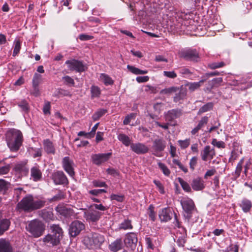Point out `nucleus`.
I'll list each match as a JSON object with an SVG mask.
<instances>
[{
  "label": "nucleus",
  "mask_w": 252,
  "mask_h": 252,
  "mask_svg": "<svg viewBox=\"0 0 252 252\" xmlns=\"http://www.w3.org/2000/svg\"><path fill=\"white\" fill-rule=\"evenodd\" d=\"M7 145L12 152H17L22 145L23 136L22 132L15 128L9 129L5 133Z\"/></svg>",
  "instance_id": "nucleus-1"
},
{
  "label": "nucleus",
  "mask_w": 252,
  "mask_h": 252,
  "mask_svg": "<svg viewBox=\"0 0 252 252\" xmlns=\"http://www.w3.org/2000/svg\"><path fill=\"white\" fill-rule=\"evenodd\" d=\"M46 201L34 199L33 196L28 195L24 197L17 205L16 209L19 211L27 212L40 209L45 205Z\"/></svg>",
  "instance_id": "nucleus-2"
},
{
  "label": "nucleus",
  "mask_w": 252,
  "mask_h": 252,
  "mask_svg": "<svg viewBox=\"0 0 252 252\" xmlns=\"http://www.w3.org/2000/svg\"><path fill=\"white\" fill-rule=\"evenodd\" d=\"M105 240L103 235L97 233H94L85 236L84 237L83 242L84 245L89 249L97 250L100 249Z\"/></svg>",
  "instance_id": "nucleus-3"
},
{
  "label": "nucleus",
  "mask_w": 252,
  "mask_h": 252,
  "mask_svg": "<svg viewBox=\"0 0 252 252\" xmlns=\"http://www.w3.org/2000/svg\"><path fill=\"white\" fill-rule=\"evenodd\" d=\"M45 228L44 224L38 219L30 221L26 226L27 230L35 238L39 237L43 234Z\"/></svg>",
  "instance_id": "nucleus-4"
},
{
  "label": "nucleus",
  "mask_w": 252,
  "mask_h": 252,
  "mask_svg": "<svg viewBox=\"0 0 252 252\" xmlns=\"http://www.w3.org/2000/svg\"><path fill=\"white\" fill-rule=\"evenodd\" d=\"M166 147V142L162 138L155 139L153 141L152 149L153 154L158 157H161V152Z\"/></svg>",
  "instance_id": "nucleus-5"
},
{
  "label": "nucleus",
  "mask_w": 252,
  "mask_h": 252,
  "mask_svg": "<svg viewBox=\"0 0 252 252\" xmlns=\"http://www.w3.org/2000/svg\"><path fill=\"white\" fill-rule=\"evenodd\" d=\"M111 156V153L93 154L91 156V159L94 164L100 165L107 161Z\"/></svg>",
  "instance_id": "nucleus-6"
},
{
  "label": "nucleus",
  "mask_w": 252,
  "mask_h": 252,
  "mask_svg": "<svg viewBox=\"0 0 252 252\" xmlns=\"http://www.w3.org/2000/svg\"><path fill=\"white\" fill-rule=\"evenodd\" d=\"M181 204L183 209L186 213V217L189 220L191 216V214L195 208V205L192 200L187 198L182 200Z\"/></svg>",
  "instance_id": "nucleus-7"
},
{
  "label": "nucleus",
  "mask_w": 252,
  "mask_h": 252,
  "mask_svg": "<svg viewBox=\"0 0 252 252\" xmlns=\"http://www.w3.org/2000/svg\"><path fill=\"white\" fill-rule=\"evenodd\" d=\"M85 228L83 223L79 220H74L71 222L69 227V233L72 237L78 235Z\"/></svg>",
  "instance_id": "nucleus-8"
},
{
  "label": "nucleus",
  "mask_w": 252,
  "mask_h": 252,
  "mask_svg": "<svg viewBox=\"0 0 252 252\" xmlns=\"http://www.w3.org/2000/svg\"><path fill=\"white\" fill-rule=\"evenodd\" d=\"M68 68L71 71L75 70L77 72H83L85 70V66L83 63L76 60H67L65 62Z\"/></svg>",
  "instance_id": "nucleus-9"
},
{
  "label": "nucleus",
  "mask_w": 252,
  "mask_h": 252,
  "mask_svg": "<svg viewBox=\"0 0 252 252\" xmlns=\"http://www.w3.org/2000/svg\"><path fill=\"white\" fill-rule=\"evenodd\" d=\"M181 57L187 60L197 61L198 53L195 49H188L180 52Z\"/></svg>",
  "instance_id": "nucleus-10"
},
{
  "label": "nucleus",
  "mask_w": 252,
  "mask_h": 252,
  "mask_svg": "<svg viewBox=\"0 0 252 252\" xmlns=\"http://www.w3.org/2000/svg\"><path fill=\"white\" fill-rule=\"evenodd\" d=\"M215 149L210 146H206L200 153L201 159L204 161L211 160L215 156Z\"/></svg>",
  "instance_id": "nucleus-11"
},
{
  "label": "nucleus",
  "mask_w": 252,
  "mask_h": 252,
  "mask_svg": "<svg viewBox=\"0 0 252 252\" xmlns=\"http://www.w3.org/2000/svg\"><path fill=\"white\" fill-rule=\"evenodd\" d=\"M182 110L180 109H173L164 113V117L166 121L172 122L182 115Z\"/></svg>",
  "instance_id": "nucleus-12"
},
{
  "label": "nucleus",
  "mask_w": 252,
  "mask_h": 252,
  "mask_svg": "<svg viewBox=\"0 0 252 252\" xmlns=\"http://www.w3.org/2000/svg\"><path fill=\"white\" fill-rule=\"evenodd\" d=\"M52 179L56 185H63L68 183V180L63 171H58L52 174Z\"/></svg>",
  "instance_id": "nucleus-13"
},
{
  "label": "nucleus",
  "mask_w": 252,
  "mask_h": 252,
  "mask_svg": "<svg viewBox=\"0 0 252 252\" xmlns=\"http://www.w3.org/2000/svg\"><path fill=\"white\" fill-rule=\"evenodd\" d=\"M131 150L138 155L145 154L148 152L149 148L142 143H131L130 144Z\"/></svg>",
  "instance_id": "nucleus-14"
},
{
  "label": "nucleus",
  "mask_w": 252,
  "mask_h": 252,
  "mask_svg": "<svg viewBox=\"0 0 252 252\" xmlns=\"http://www.w3.org/2000/svg\"><path fill=\"white\" fill-rule=\"evenodd\" d=\"M73 162L68 157H64L63 159V166L64 170L71 177L74 175L73 167Z\"/></svg>",
  "instance_id": "nucleus-15"
},
{
  "label": "nucleus",
  "mask_w": 252,
  "mask_h": 252,
  "mask_svg": "<svg viewBox=\"0 0 252 252\" xmlns=\"http://www.w3.org/2000/svg\"><path fill=\"white\" fill-rule=\"evenodd\" d=\"M158 216L161 222H167L171 220L172 213L169 208L166 207L159 211Z\"/></svg>",
  "instance_id": "nucleus-16"
},
{
  "label": "nucleus",
  "mask_w": 252,
  "mask_h": 252,
  "mask_svg": "<svg viewBox=\"0 0 252 252\" xmlns=\"http://www.w3.org/2000/svg\"><path fill=\"white\" fill-rule=\"evenodd\" d=\"M57 212L65 217H69L74 215L75 213L72 209L63 205H59L56 208Z\"/></svg>",
  "instance_id": "nucleus-17"
},
{
  "label": "nucleus",
  "mask_w": 252,
  "mask_h": 252,
  "mask_svg": "<svg viewBox=\"0 0 252 252\" xmlns=\"http://www.w3.org/2000/svg\"><path fill=\"white\" fill-rule=\"evenodd\" d=\"M42 178V172L39 165L35 164L31 169V179L34 182L40 181Z\"/></svg>",
  "instance_id": "nucleus-18"
},
{
  "label": "nucleus",
  "mask_w": 252,
  "mask_h": 252,
  "mask_svg": "<svg viewBox=\"0 0 252 252\" xmlns=\"http://www.w3.org/2000/svg\"><path fill=\"white\" fill-rule=\"evenodd\" d=\"M191 185L192 189L195 191L201 190L205 187L204 181L200 177L193 179Z\"/></svg>",
  "instance_id": "nucleus-19"
},
{
  "label": "nucleus",
  "mask_w": 252,
  "mask_h": 252,
  "mask_svg": "<svg viewBox=\"0 0 252 252\" xmlns=\"http://www.w3.org/2000/svg\"><path fill=\"white\" fill-rule=\"evenodd\" d=\"M101 215V214L97 211H91L84 213V217L86 220L93 222L97 221Z\"/></svg>",
  "instance_id": "nucleus-20"
},
{
  "label": "nucleus",
  "mask_w": 252,
  "mask_h": 252,
  "mask_svg": "<svg viewBox=\"0 0 252 252\" xmlns=\"http://www.w3.org/2000/svg\"><path fill=\"white\" fill-rule=\"evenodd\" d=\"M123 247V243L121 239H117L109 244L108 248L112 252H117Z\"/></svg>",
  "instance_id": "nucleus-21"
},
{
  "label": "nucleus",
  "mask_w": 252,
  "mask_h": 252,
  "mask_svg": "<svg viewBox=\"0 0 252 252\" xmlns=\"http://www.w3.org/2000/svg\"><path fill=\"white\" fill-rule=\"evenodd\" d=\"M39 216L45 221H49L54 220V214L51 210L43 209L39 211Z\"/></svg>",
  "instance_id": "nucleus-22"
},
{
  "label": "nucleus",
  "mask_w": 252,
  "mask_h": 252,
  "mask_svg": "<svg viewBox=\"0 0 252 252\" xmlns=\"http://www.w3.org/2000/svg\"><path fill=\"white\" fill-rule=\"evenodd\" d=\"M43 242L50 245L56 246L60 242V238L53 235L48 234L44 237Z\"/></svg>",
  "instance_id": "nucleus-23"
},
{
  "label": "nucleus",
  "mask_w": 252,
  "mask_h": 252,
  "mask_svg": "<svg viewBox=\"0 0 252 252\" xmlns=\"http://www.w3.org/2000/svg\"><path fill=\"white\" fill-rule=\"evenodd\" d=\"M14 170L22 176H26L29 173V168L26 166V163H24L16 164L14 167Z\"/></svg>",
  "instance_id": "nucleus-24"
},
{
  "label": "nucleus",
  "mask_w": 252,
  "mask_h": 252,
  "mask_svg": "<svg viewBox=\"0 0 252 252\" xmlns=\"http://www.w3.org/2000/svg\"><path fill=\"white\" fill-rule=\"evenodd\" d=\"M126 244H127L130 247H132L135 245L137 242V238L136 234L134 233H129L126 235L125 240Z\"/></svg>",
  "instance_id": "nucleus-25"
},
{
  "label": "nucleus",
  "mask_w": 252,
  "mask_h": 252,
  "mask_svg": "<svg viewBox=\"0 0 252 252\" xmlns=\"http://www.w3.org/2000/svg\"><path fill=\"white\" fill-rule=\"evenodd\" d=\"M42 79V76L41 75L35 73L34 74L33 79H32V87L33 88L34 91V94L37 95L38 94V85L40 83Z\"/></svg>",
  "instance_id": "nucleus-26"
},
{
  "label": "nucleus",
  "mask_w": 252,
  "mask_h": 252,
  "mask_svg": "<svg viewBox=\"0 0 252 252\" xmlns=\"http://www.w3.org/2000/svg\"><path fill=\"white\" fill-rule=\"evenodd\" d=\"M44 150L48 154H54L55 152V149L53 143L49 139H45L43 141Z\"/></svg>",
  "instance_id": "nucleus-27"
},
{
  "label": "nucleus",
  "mask_w": 252,
  "mask_h": 252,
  "mask_svg": "<svg viewBox=\"0 0 252 252\" xmlns=\"http://www.w3.org/2000/svg\"><path fill=\"white\" fill-rule=\"evenodd\" d=\"M11 222L9 219H4L0 220V235L7 231L10 225Z\"/></svg>",
  "instance_id": "nucleus-28"
},
{
  "label": "nucleus",
  "mask_w": 252,
  "mask_h": 252,
  "mask_svg": "<svg viewBox=\"0 0 252 252\" xmlns=\"http://www.w3.org/2000/svg\"><path fill=\"white\" fill-rule=\"evenodd\" d=\"M0 252H12V248L8 241L0 240Z\"/></svg>",
  "instance_id": "nucleus-29"
},
{
  "label": "nucleus",
  "mask_w": 252,
  "mask_h": 252,
  "mask_svg": "<svg viewBox=\"0 0 252 252\" xmlns=\"http://www.w3.org/2000/svg\"><path fill=\"white\" fill-rule=\"evenodd\" d=\"M240 206L242 208L243 211L245 212H248L252 207V203L251 200L244 198L240 204Z\"/></svg>",
  "instance_id": "nucleus-30"
},
{
  "label": "nucleus",
  "mask_w": 252,
  "mask_h": 252,
  "mask_svg": "<svg viewBox=\"0 0 252 252\" xmlns=\"http://www.w3.org/2000/svg\"><path fill=\"white\" fill-rule=\"evenodd\" d=\"M205 81V79H202L198 82H189L187 83L185 86L188 87L189 91L192 92L198 89L201 86V84H203Z\"/></svg>",
  "instance_id": "nucleus-31"
},
{
  "label": "nucleus",
  "mask_w": 252,
  "mask_h": 252,
  "mask_svg": "<svg viewBox=\"0 0 252 252\" xmlns=\"http://www.w3.org/2000/svg\"><path fill=\"white\" fill-rule=\"evenodd\" d=\"M99 80L102 82L106 86L111 85L114 83V81L107 74L101 73L99 76Z\"/></svg>",
  "instance_id": "nucleus-32"
},
{
  "label": "nucleus",
  "mask_w": 252,
  "mask_h": 252,
  "mask_svg": "<svg viewBox=\"0 0 252 252\" xmlns=\"http://www.w3.org/2000/svg\"><path fill=\"white\" fill-rule=\"evenodd\" d=\"M28 151L34 158L40 157L42 156L41 148L30 147L28 149Z\"/></svg>",
  "instance_id": "nucleus-33"
},
{
  "label": "nucleus",
  "mask_w": 252,
  "mask_h": 252,
  "mask_svg": "<svg viewBox=\"0 0 252 252\" xmlns=\"http://www.w3.org/2000/svg\"><path fill=\"white\" fill-rule=\"evenodd\" d=\"M127 68L132 73L138 75V74H145L148 73L147 70H141L137 67L130 65H127Z\"/></svg>",
  "instance_id": "nucleus-34"
},
{
  "label": "nucleus",
  "mask_w": 252,
  "mask_h": 252,
  "mask_svg": "<svg viewBox=\"0 0 252 252\" xmlns=\"http://www.w3.org/2000/svg\"><path fill=\"white\" fill-rule=\"evenodd\" d=\"M50 227L54 233L53 235L60 239V237L62 236L63 233L62 229L58 225L56 224L51 225Z\"/></svg>",
  "instance_id": "nucleus-35"
},
{
  "label": "nucleus",
  "mask_w": 252,
  "mask_h": 252,
  "mask_svg": "<svg viewBox=\"0 0 252 252\" xmlns=\"http://www.w3.org/2000/svg\"><path fill=\"white\" fill-rule=\"evenodd\" d=\"M91 93L92 98L99 97L101 94V90L98 86L93 85L91 87Z\"/></svg>",
  "instance_id": "nucleus-36"
},
{
  "label": "nucleus",
  "mask_w": 252,
  "mask_h": 252,
  "mask_svg": "<svg viewBox=\"0 0 252 252\" xmlns=\"http://www.w3.org/2000/svg\"><path fill=\"white\" fill-rule=\"evenodd\" d=\"M178 89V88L177 87H171L161 90L159 93L160 94L170 95L174 93L177 92Z\"/></svg>",
  "instance_id": "nucleus-37"
},
{
  "label": "nucleus",
  "mask_w": 252,
  "mask_h": 252,
  "mask_svg": "<svg viewBox=\"0 0 252 252\" xmlns=\"http://www.w3.org/2000/svg\"><path fill=\"white\" fill-rule=\"evenodd\" d=\"M187 95V92L185 90L182 89L180 92L176 94L174 97V101L175 102H178L181 100L184 99Z\"/></svg>",
  "instance_id": "nucleus-38"
},
{
  "label": "nucleus",
  "mask_w": 252,
  "mask_h": 252,
  "mask_svg": "<svg viewBox=\"0 0 252 252\" xmlns=\"http://www.w3.org/2000/svg\"><path fill=\"white\" fill-rule=\"evenodd\" d=\"M118 139L126 146L130 145V138L125 134H120L118 136Z\"/></svg>",
  "instance_id": "nucleus-39"
},
{
  "label": "nucleus",
  "mask_w": 252,
  "mask_h": 252,
  "mask_svg": "<svg viewBox=\"0 0 252 252\" xmlns=\"http://www.w3.org/2000/svg\"><path fill=\"white\" fill-rule=\"evenodd\" d=\"M243 162L244 158H242L237 164L235 172L233 174L236 179L238 178L240 175L241 172L243 168Z\"/></svg>",
  "instance_id": "nucleus-40"
},
{
  "label": "nucleus",
  "mask_w": 252,
  "mask_h": 252,
  "mask_svg": "<svg viewBox=\"0 0 252 252\" xmlns=\"http://www.w3.org/2000/svg\"><path fill=\"white\" fill-rule=\"evenodd\" d=\"M119 228L124 230L132 229V226L131 224V221L128 220H125L120 224Z\"/></svg>",
  "instance_id": "nucleus-41"
},
{
  "label": "nucleus",
  "mask_w": 252,
  "mask_h": 252,
  "mask_svg": "<svg viewBox=\"0 0 252 252\" xmlns=\"http://www.w3.org/2000/svg\"><path fill=\"white\" fill-rule=\"evenodd\" d=\"M179 182L182 186L183 189L186 192H190L191 191V188L189 184L181 178L178 179Z\"/></svg>",
  "instance_id": "nucleus-42"
},
{
  "label": "nucleus",
  "mask_w": 252,
  "mask_h": 252,
  "mask_svg": "<svg viewBox=\"0 0 252 252\" xmlns=\"http://www.w3.org/2000/svg\"><path fill=\"white\" fill-rule=\"evenodd\" d=\"M155 207L153 205H150L148 208V215L150 219L153 221L156 220V213L154 211Z\"/></svg>",
  "instance_id": "nucleus-43"
},
{
  "label": "nucleus",
  "mask_w": 252,
  "mask_h": 252,
  "mask_svg": "<svg viewBox=\"0 0 252 252\" xmlns=\"http://www.w3.org/2000/svg\"><path fill=\"white\" fill-rule=\"evenodd\" d=\"M158 166L162 171L164 175L167 176H168L170 175V171L165 164L159 162L158 163Z\"/></svg>",
  "instance_id": "nucleus-44"
},
{
  "label": "nucleus",
  "mask_w": 252,
  "mask_h": 252,
  "mask_svg": "<svg viewBox=\"0 0 252 252\" xmlns=\"http://www.w3.org/2000/svg\"><path fill=\"white\" fill-rule=\"evenodd\" d=\"M213 104L212 103H208L202 107H201L198 111V114H200L203 113L207 112L213 108Z\"/></svg>",
  "instance_id": "nucleus-45"
},
{
  "label": "nucleus",
  "mask_w": 252,
  "mask_h": 252,
  "mask_svg": "<svg viewBox=\"0 0 252 252\" xmlns=\"http://www.w3.org/2000/svg\"><path fill=\"white\" fill-rule=\"evenodd\" d=\"M106 113V110L105 109H100L97 112H96L93 115V119L94 121L98 120L101 117H102L103 115H104Z\"/></svg>",
  "instance_id": "nucleus-46"
},
{
  "label": "nucleus",
  "mask_w": 252,
  "mask_h": 252,
  "mask_svg": "<svg viewBox=\"0 0 252 252\" xmlns=\"http://www.w3.org/2000/svg\"><path fill=\"white\" fill-rule=\"evenodd\" d=\"M14 48L13 53V56L17 55L20 52L21 49V43L19 40H15L14 42Z\"/></svg>",
  "instance_id": "nucleus-47"
},
{
  "label": "nucleus",
  "mask_w": 252,
  "mask_h": 252,
  "mask_svg": "<svg viewBox=\"0 0 252 252\" xmlns=\"http://www.w3.org/2000/svg\"><path fill=\"white\" fill-rule=\"evenodd\" d=\"M154 183L156 186L157 189H158L159 192L162 194H164L165 193L164 188L162 184L159 181L157 180H154Z\"/></svg>",
  "instance_id": "nucleus-48"
},
{
  "label": "nucleus",
  "mask_w": 252,
  "mask_h": 252,
  "mask_svg": "<svg viewBox=\"0 0 252 252\" xmlns=\"http://www.w3.org/2000/svg\"><path fill=\"white\" fill-rule=\"evenodd\" d=\"M212 144L219 148H224L225 143L221 141H218L216 139H213L212 141Z\"/></svg>",
  "instance_id": "nucleus-49"
},
{
  "label": "nucleus",
  "mask_w": 252,
  "mask_h": 252,
  "mask_svg": "<svg viewBox=\"0 0 252 252\" xmlns=\"http://www.w3.org/2000/svg\"><path fill=\"white\" fill-rule=\"evenodd\" d=\"M64 84L68 86H74V80L69 76H65L63 77Z\"/></svg>",
  "instance_id": "nucleus-50"
},
{
  "label": "nucleus",
  "mask_w": 252,
  "mask_h": 252,
  "mask_svg": "<svg viewBox=\"0 0 252 252\" xmlns=\"http://www.w3.org/2000/svg\"><path fill=\"white\" fill-rule=\"evenodd\" d=\"M198 158L196 157H193L189 160V168L193 171L197 163Z\"/></svg>",
  "instance_id": "nucleus-51"
},
{
  "label": "nucleus",
  "mask_w": 252,
  "mask_h": 252,
  "mask_svg": "<svg viewBox=\"0 0 252 252\" xmlns=\"http://www.w3.org/2000/svg\"><path fill=\"white\" fill-rule=\"evenodd\" d=\"M18 105L20 107L22 110L24 112H28L29 110V105L28 103L25 100H23L20 102Z\"/></svg>",
  "instance_id": "nucleus-52"
},
{
  "label": "nucleus",
  "mask_w": 252,
  "mask_h": 252,
  "mask_svg": "<svg viewBox=\"0 0 252 252\" xmlns=\"http://www.w3.org/2000/svg\"><path fill=\"white\" fill-rule=\"evenodd\" d=\"M50 109H51V105L49 101H46L45 102L44 106L43 107V112L45 115H49L50 114Z\"/></svg>",
  "instance_id": "nucleus-53"
},
{
  "label": "nucleus",
  "mask_w": 252,
  "mask_h": 252,
  "mask_svg": "<svg viewBox=\"0 0 252 252\" xmlns=\"http://www.w3.org/2000/svg\"><path fill=\"white\" fill-rule=\"evenodd\" d=\"M178 143L181 148L182 149H185L187 148L190 144V140L189 139H186L184 140H179Z\"/></svg>",
  "instance_id": "nucleus-54"
},
{
  "label": "nucleus",
  "mask_w": 252,
  "mask_h": 252,
  "mask_svg": "<svg viewBox=\"0 0 252 252\" xmlns=\"http://www.w3.org/2000/svg\"><path fill=\"white\" fill-rule=\"evenodd\" d=\"M165 104L163 103H157L154 104V108L156 111L160 113L164 108Z\"/></svg>",
  "instance_id": "nucleus-55"
},
{
  "label": "nucleus",
  "mask_w": 252,
  "mask_h": 252,
  "mask_svg": "<svg viewBox=\"0 0 252 252\" xmlns=\"http://www.w3.org/2000/svg\"><path fill=\"white\" fill-rule=\"evenodd\" d=\"M217 172V171L215 167L212 168V169L210 170H208L205 174H204V178L205 179H207L209 177H210Z\"/></svg>",
  "instance_id": "nucleus-56"
},
{
  "label": "nucleus",
  "mask_w": 252,
  "mask_h": 252,
  "mask_svg": "<svg viewBox=\"0 0 252 252\" xmlns=\"http://www.w3.org/2000/svg\"><path fill=\"white\" fill-rule=\"evenodd\" d=\"M111 200H115L118 202H122L124 201V196L123 195H119L113 194L110 196Z\"/></svg>",
  "instance_id": "nucleus-57"
},
{
  "label": "nucleus",
  "mask_w": 252,
  "mask_h": 252,
  "mask_svg": "<svg viewBox=\"0 0 252 252\" xmlns=\"http://www.w3.org/2000/svg\"><path fill=\"white\" fill-rule=\"evenodd\" d=\"M93 185L94 187H107V186L104 182L99 180H94L93 181Z\"/></svg>",
  "instance_id": "nucleus-58"
},
{
  "label": "nucleus",
  "mask_w": 252,
  "mask_h": 252,
  "mask_svg": "<svg viewBox=\"0 0 252 252\" xmlns=\"http://www.w3.org/2000/svg\"><path fill=\"white\" fill-rule=\"evenodd\" d=\"M10 170V165H6L4 166L0 167V175L6 174Z\"/></svg>",
  "instance_id": "nucleus-59"
},
{
  "label": "nucleus",
  "mask_w": 252,
  "mask_h": 252,
  "mask_svg": "<svg viewBox=\"0 0 252 252\" xmlns=\"http://www.w3.org/2000/svg\"><path fill=\"white\" fill-rule=\"evenodd\" d=\"M224 65V63L222 62L219 63H214L209 64V67L211 69H216L222 67Z\"/></svg>",
  "instance_id": "nucleus-60"
},
{
  "label": "nucleus",
  "mask_w": 252,
  "mask_h": 252,
  "mask_svg": "<svg viewBox=\"0 0 252 252\" xmlns=\"http://www.w3.org/2000/svg\"><path fill=\"white\" fill-rule=\"evenodd\" d=\"M163 75L170 78H175L177 77L176 73L172 71H163Z\"/></svg>",
  "instance_id": "nucleus-61"
},
{
  "label": "nucleus",
  "mask_w": 252,
  "mask_h": 252,
  "mask_svg": "<svg viewBox=\"0 0 252 252\" xmlns=\"http://www.w3.org/2000/svg\"><path fill=\"white\" fill-rule=\"evenodd\" d=\"M208 121V117L205 116L202 117L199 121L197 126L200 127L202 128L205 125L207 124Z\"/></svg>",
  "instance_id": "nucleus-62"
},
{
  "label": "nucleus",
  "mask_w": 252,
  "mask_h": 252,
  "mask_svg": "<svg viewBox=\"0 0 252 252\" xmlns=\"http://www.w3.org/2000/svg\"><path fill=\"white\" fill-rule=\"evenodd\" d=\"M149 79V77L148 76H138L136 78V80L138 83H144L147 82Z\"/></svg>",
  "instance_id": "nucleus-63"
},
{
  "label": "nucleus",
  "mask_w": 252,
  "mask_h": 252,
  "mask_svg": "<svg viewBox=\"0 0 252 252\" xmlns=\"http://www.w3.org/2000/svg\"><path fill=\"white\" fill-rule=\"evenodd\" d=\"M251 169V171H252V173L251 174H252V163H251L249 161H248L246 164H245V170H244V173L245 174L246 176L248 174V170L249 169Z\"/></svg>",
  "instance_id": "nucleus-64"
}]
</instances>
